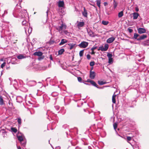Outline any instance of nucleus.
<instances>
[{"label": "nucleus", "mask_w": 149, "mask_h": 149, "mask_svg": "<svg viewBox=\"0 0 149 149\" xmlns=\"http://www.w3.org/2000/svg\"><path fill=\"white\" fill-rule=\"evenodd\" d=\"M147 37V35H143L141 36H140L139 38L137 39V40L140 41V40H143Z\"/></svg>", "instance_id": "13"}, {"label": "nucleus", "mask_w": 149, "mask_h": 149, "mask_svg": "<svg viewBox=\"0 0 149 149\" xmlns=\"http://www.w3.org/2000/svg\"><path fill=\"white\" fill-rule=\"evenodd\" d=\"M20 142L22 146H24L26 145V142L23 140L22 141Z\"/></svg>", "instance_id": "39"}, {"label": "nucleus", "mask_w": 149, "mask_h": 149, "mask_svg": "<svg viewBox=\"0 0 149 149\" xmlns=\"http://www.w3.org/2000/svg\"><path fill=\"white\" fill-rule=\"evenodd\" d=\"M11 130L15 133H16L17 132V130L15 128L12 127L11 128Z\"/></svg>", "instance_id": "41"}, {"label": "nucleus", "mask_w": 149, "mask_h": 149, "mask_svg": "<svg viewBox=\"0 0 149 149\" xmlns=\"http://www.w3.org/2000/svg\"><path fill=\"white\" fill-rule=\"evenodd\" d=\"M91 54H95V52L94 51H92V52L91 53Z\"/></svg>", "instance_id": "59"}, {"label": "nucleus", "mask_w": 149, "mask_h": 149, "mask_svg": "<svg viewBox=\"0 0 149 149\" xmlns=\"http://www.w3.org/2000/svg\"><path fill=\"white\" fill-rule=\"evenodd\" d=\"M132 15H133V19H136L139 16V14L138 13H132Z\"/></svg>", "instance_id": "15"}, {"label": "nucleus", "mask_w": 149, "mask_h": 149, "mask_svg": "<svg viewBox=\"0 0 149 149\" xmlns=\"http://www.w3.org/2000/svg\"><path fill=\"white\" fill-rule=\"evenodd\" d=\"M99 49L101 50L102 51H105V49L104 48V47L103 46L100 47L99 48Z\"/></svg>", "instance_id": "38"}, {"label": "nucleus", "mask_w": 149, "mask_h": 149, "mask_svg": "<svg viewBox=\"0 0 149 149\" xmlns=\"http://www.w3.org/2000/svg\"><path fill=\"white\" fill-rule=\"evenodd\" d=\"M17 121L19 125H20L21 123V119L20 118H18L17 119Z\"/></svg>", "instance_id": "42"}, {"label": "nucleus", "mask_w": 149, "mask_h": 149, "mask_svg": "<svg viewBox=\"0 0 149 149\" xmlns=\"http://www.w3.org/2000/svg\"><path fill=\"white\" fill-rule=\"evenodd\" d=\"M107 56L108 58H112V55L111 54L108 53L107 54Z\"/></svg>", "instance_id": "37"}, {"label": "nucleus", "mask_w": 149, "mask_h": 149, "mask_svg": "<svg viewBox=\"0 0 149 149\" xmlns=\"http://www.w3.org/2000/svg\"><path fill=\"white\" fill-rule=\"evenodd\" d=\"M127 30L130 33H131L133 31V30L132 29L128 28Z\"/></svg>", "instance_id": "50"}, {"label": "nucleus", "mask_w": 149, "mask_h": 149, "mask_svg": "<svg viewBox=\"0 0 149 149\" xmlns=\"http://www.w3.org/2000/svg\"><path fill=\"white\" fill-rule=\"evenodd\" d=\"M23 137H24V135H23V134H22L21 133L20 134H19L17 135V138L18 140L20 142L22 141H23Z\"/></svg>", "instance_id": "5"}, {"label": "nucleus", "mask_w": 149, "mask_h": 149, "mask_svg": "<svg viewBox=\"0 0 149 149\" xmlns=\"http://www.w3.org/2000/svg\"><path fill=\"white\" fill-rule=\"evenodd\" d=\"M0 105H5V103L4 102L3 97L1 96H0Z\"/></svg>", "instance_id": "16"}, {"label": "nucleus", "mask_w": 149, "mask_h": 149, "mask_svg": "<svg viewBox=\"0 0 149 149\" xmlns=\"http://www.w3.org/2000/svg\"><path fill=\"white\" fill-rule=\"evenodd\" d=\"M84 22H79L77 25L78 27H82L84 25Z\"/></svg>", "instance_id": "20"}, {"label": "nucleus", "mask_w": 149, "mask_h": 149, "mask_svg": "<svg viewBox=\"0 0 149 149\" xmlns=\"http://www.w3.org/2000/svg\"><path fill=\"white\" fill-rule=\"evenodd\" d=\"M88 33L90 36L93 37H94L95 36V35L94 34V33L91 30L88 31Z\"/></svg>", "instance_id": "12"}, {"label": "nucleus", "mask_w": 149, "mask_h": 149, "mask_svg": "<svg viewBox=\"0 0 149 149\" xmlns=\"http://www.w3.org/2000/svg\"><path fill=\"white\" fill-rule=\"evenodd\" d=\"M96 76L95 73L91 70L90 71V77L92 79H93L95 78Z\"/></svg>", "instance_id": "6"}, {"label": "nucleus", "mask_w": 149, "mask_h": 149, "mask_svg": "<svg viewBox=\"0 0 149 149\" xmlns=\"http://www.w3.org/2000/svg\"><path fill=\"white\" fill-rule=\"evenodd\" d=\"M97 126L98 129H101L103 126V125L101 123H99L97 124Z\"/></svg>", "instance_id": "26"}, {"label": "nucleus", "mask_w": 149, "mask_h": 149, "mask_svg": "<svg viewBox=\"0 0 149 149\" xmlns=\"http://www.w3.org/2000/svg\"><path fill=\"white\" fill-rule=\"evenodd\" d=\"M63 34L66 35L67 36L69 35V33L68 32V31L66 30H64L63 31Z\"/></svg>", "instance_id": "34"}, {"label": "nucleus", "mask_w": 149, "mask_h": 149, "mask_svg": "<svg viewBox=\"0 0 149 149\" xmlns=\"http://www.w3.org/2000/svg\"><path fill=\"white\" fill-rule=\"evenodd\" d=\"M109 45L107 44H105L104 45V48L105 51H106L108 49Z\"/></svg>", "instance_id": "33"}, {"label": "nucleus", "mask_w": 149, "mask_h": 149, "mask_svg": "<svg viewBox=\"0 0 149 149\" xmlns=\"http://www.w3.org/2000/svg\"><path fill=\"white\" fill-rule=\"evenodd\" d=\"M33 55L34 56H40L42 55V53L40 51L36 52L33 54Z\"/></svg>", "instance_id": "14"}, {"label": "nucleus", "mask_w": 149, "mask_h": 149, "mask_svg": "<svg viewBox=\"0 0 149 149\" xmlns=\"http://www.w3.org/2000/svg\"><path fill=\"white\" fill-rule=\"evenodd\" d=\"M82 14L83 16L85 17H87V13L85 7H84V11L82 12Z\"/></svg>", "instance_id": "11"}, {"label": "nucleus", "mask_w": 149, "mask_h": 149, "mask_svg": "<svg viewBox=\"0 0 149 149\" xmlns=\"http://www.w3.org/2000/svg\"><path fill=\"white\" fill-rule=\"evenodd\" d=\"M8 104L10 106H12L13 105L12 103H11L10 101L9 102Z\"/></svg>", "instance_id": "58"}, {"label": "nucleus", "mask_w": 149, "mask_h": 149, "mask_svg": "<svg viewBox=\"0 0 149 149\" xmlns=\"http://www.w3.org/2000/svg\"><path fill=\"white\" fill-rule=\"evenodd\" d=\"M6 64V63L5 62H4L1 65V68H3L5 66Z\"/></svg>", "instance_id": "49"}, {"label": "nucleus", "mask_w": 149, "mask_h": 149, "mask_svg": "<svg viewBox=\"0 0 149 149\" xmlns=\"http://www.w3.org/2000/svg\"><path fill=\"white\" fill-rule=\"evenodd\" d=\"M64 49H60L58 52V54H62L64 52Z\"/></svg>", "instance_id": "30"}, {"label": "nucleus", "mask_w": 149, "mask_h": 149, "mask_svg": "<svg viewBox=\"0 0 149 149\" xmlns=\"http://www.w3.org/2000/svg\"><path fill=\"white\" fill-rule=\"evenodd\" d=\"M55 149H60V146L56 147L55 148Z\"/></svg>", "instance_id": "60"}, {"label": "nucleus", "mask_w": 149, "mask_h": 149, "mask_svg": "<svg viewBox=\"0 0 149 149\" xmlns=\"http://www.w3.org/2000/svg\"><path fill=\"white\" fill-rule=\"evenodd\" d=\"M21 7L19 5L17 4L16 6L15 9L13 13L14 16L16 17H19L22 18H24L26 15V10H21V11L18 9H20Z\"/></svg>", "instance_id": "1"}, {"label": "nucleus", "mask_w": 149, "mask_h": 149, "mask_svg": "<svg viewBox=\"0 0 149 149\" xmlns=\"http://www.w3.org/2000/svg\"><path fill=\"white\" fill-rule=\"evenodd\" d=\"M49 58L51 60L53 61V58H52V57L51 55H50V56Z\"/></svg>", "instance_id": "56"}, {"label": "nucleus", "mask_w": 149, "mask_h": 149, "mask_svg": "<svg viewBox=\"0 0 149 149\" xmlns=\"http://www.w3.org/2000/svg\"><path fill=\"white\" fill-rule=\"evenodd\" d=\"M8 13V12H7V10H5L4 11V13L3 14H2V17H4V15L6 14H7Z\"/></svg>", "instance_id": "48"}, {"label": "nucleus", "mask_w": 149, "mask_h": 149, "mask_svg": "<svg viewBox=\"0 0 149 149\" xmlns=\"http://www.w3.org/2000/svg\"><path fill=\"white\" fill-rule=\"evenodd\" d=\"M98 84L100 85H102L107 83L106 82L103 81H99L98 82Z\"/></svg>", "instance_id": "29"}, {"label": "nucleus", "mask_w": 149, "mask_h": 149, "mask_svg": "<svg viewBox=\"0 0 149 149\" xmlns=\"http://www.w3.org/2000/svg\"><path fill=\"white\" fill-rule=\"evenodd\" d=\"M118 4V3L115 0H113V8L114 9L116 8Z\"/></svg>", "instance_id": "19"}, {"label": "nucleus", "mask_w": 149, "mask_h": 149, "mask_svg": "<svg viewBox=\"0 0 149 149\" xmlns=\"http://www.w3.org/2000/svg\"><path fill=\"white\" fill-rule=\"evenodd\" d=\"M18 149H21V148L19 146L18 147Z\"/></svg>", "instance_id": "63"}, {"label": "nucleus", "mask_w": 149, "mask_h": 149, "mask_svg": "<svg viewBox=\"0 0 149 149\" xmlns=\"http://www.w3.org/2000/svg\"><path fill=\"white\" fill-rule=\"evenodd\" d=\"M93 81V80H92L90 79H88L87 80V82H88L90 83H91Z\"/></svg>", "instance_id": "51"}, {"label": "nucleus", "mask_w": 149, "mask_h": 149, "mask_svg": "<svg viewBox=\"0 0 149 149\" xmlns=\"http://www.w3.org/2000/svg\"><path fill=\"white\" fill-rule=\"evenodd\" d=\"M36 82L35 81L31 80L27 82V85L30 86H32L36 84Z\"/></svg>", "instance_id": "4"}, {"label": "nucleus", "mask_w": 149, "mask_h": 149, "mask_svg": "<svg viewBox=\"0 0 149 149\" xmlns=\"http://www.w3.org/2000/svg\"><path fill=\"white\" fill-rule=\"evenodd\" d=\"M12 83L13 85H16L17 84V81L16 80H14V81L12 82Z\"/></svg>", "instance_id": "47"}, {"label": "nucleus", "mask_w": 149, "mask_h": 149, "mask_svg": "<svg viewBox=\"0 0 149 149\" xmlns=\"http://www.w3.org/2000/svg\"><path fill=\"white\" fill-rule=\"evenodd\" d=\"M17 58L19 59H22L26 58L25 56L22 54H20L17 56Z\"/></svg>", "instance_id": "23"}, {"label": "nucleus", "mask_w": 149, "mask_h": 149, "mask_svg": "<svg viewBox=\"0 0 149 149\" xmlns=\"http://www.w3.org/2000/svg\"><path fill=\"white\" fill-rule=\"evenodd\" d=\"M123 15V11H122L118 13V16L119 18L121 17Z\"/></svg>", "instance_id": "24"}, {"label": "nucleus", "mask_w": 149, "mask_h": 149, "mask_svg": "<svg viewBox=\"0 0 149 149\" xmlns=\"http://www.w3.org/2000/svg\"><path fill=\"white\" fill-rule=\"evenodd\" d=\"M47 114L48 115V118L50 120L49 118V117H50L51 118H54L53 117V115H54V114L53 113H52V112H50L49 111H47Z\"/></svg>", "instance_id": "8"}, {"label": "nucleus", "mask_w": 149, "mask_h": 149, "mask_svg": "<svg viewBox=\"0 0 149 149\" xmlns=\"http://www.w3.org/2000/svg\"><path fill=\"white\" fill-rule=\"evenodd\" d=\"M22 0H19V2H20V3L22 1Z\"/></svg>", "instance_id": "64"}, {"label": "nucleus", "mask_w": 149, "mask_h": 149, "mask_svg": "<svg viewBox=\"0 0 149 149\" xmlns=\"http://www.w3.org/2000/svg\"><path fill=\"white\" fill-rule=\"evenodd\" d=\"M104 5L105 6H106L108 5V3L107 2H104Z\"/></svg>", "instance_id": "57"}, {"label": "nucleus", "mask_w": 149, "mask_h": 149, "mask_svg": "<svg viewBox=\"0 0 149 149\" xmlns=\"http://www.w3.org/2000/svg\"><path fill=\"white\" fill-rule=\"evenodd\" d=\"M140 36L139 34H137V33H134V35L133 36V37L132 38V39H134L135 40H137V39H138V38H137L139 36Z\"/></svg>", "instance_id": "21"}, {"label": "nucleus", "mask_w": 149, "mask_h": 149, "mask_svg": "<svg viewBox=\"0 0 149 149\" xmlns=\"http://www.w3.org/2000/svg\"><path fill=\"white\" fill-rule=\"evenodd\" d=\"M62 24L60 26H58L56 27V29L60 33H63L62 30L63 29H65L67 28V26L65 23H63L62 22Z\"/></svg>", "instance_id": "2"}, {"label": "nucleus", "mask_w": 149, "mask_h": 149, "mask_svg": "<svg viewBox=\"0 0 149 149\" xmlns=\"http://www.w3.org/2000/svg\"><path fill=\"white\" fill-rule=\"evenodd\" d=\"M115 40V38L114 37L109 38L107 40V42L108 43H111L112 42Z\"/></svg>", "instance_id": "9"}, {"label": "nucleus", "mask_w": 149, "mask_h": 149, "mask_svg": "<svg viewBox=\"0 0 149 149\" xmlns=\"http://www.w3.org/2000/svg\"><path fill=\"white\" fill-rule=\"evenodd\" d=\"M135 10L136 11L138 12L139 10L138 8L137 7H136L135 8Z\"/></svg>", "instance_id": "61"}, {"label": "nucleus", "mask_w": 149, "mask_h": 149, "mask_svg": "<svg viewBox=\"0 0 149 149\" xmlns=\"http://www.w3.org/2000/svg\"><path fill=\"white\" fill-rule=\"evenodd\" d=\"M116 96V95H113L112 97V101L113 103H115L116 101L115 100V97Z\"/></svg>", "instance_id": "28"}, {"label": "nucleus", "mask_w": 149, "mask_h": 149, "mask_svg": "<svg viewBox=\"0 0 149 149\" xmlns=\"http://www.w3.org/2000/svg\"><path fill=\"white\" fill-rule=\"evenodd\" d=\"M91 84L92 85L95 86V87H97V88H100L98 87V85H97V84L95 83V81H93Z\"/></svg>", "instance_id": "27"}, {"label": "nucleus", "mask_w": 149, "mask_h": 149, "mask_svg": "<svg viewBox=\"0 0 149 149\" xmlns=\"http://www.w3.org/2000/svg\"><path fill=\"white\" fill-rule=\"evenodd\" d=\"M69 47V49L71 50L75 46V44L73 43H69L68 44Z\"/></svg>", "instance_id": "22"}, {"label": "nucleus", "mask_w": 149, "mask_h": 149, "mask_svg": "<svg viewBox=\"0 0 149 149\" xmlns=\"http://www.w3.org/2000/svg\"><path fill=\"white\" fill-rule=\"evenodd\" d=\"M84 50H82L80 51L79 55L80 57H81L83 56Z\"/></svg>", "instance_id": "36"}, {"label": "nucleus", "mask_w": 149, "mask_h": 149, "mask_svg": "<svg viewBox=\"0 0 149 149\" xmlns=\"http://www.w3.org/2000/svg\"><path fill=\"white\" fill-rule=\"evenodd\" d=\"M26 23V21H23L22 22V24L23 25H24Z\"/></svg>", "instance_id": "55"}, {"label": "nucleus", "mask_w": 149, "mask_h": 149, "mask_svg": "<svg viewBox=\"0 0 149 149\" xmlns=\"http://www.w3.org/2000/svg\"><path fill=\"white\" fill-rule=\"evenodd\" d=\"M68 42V41L65 39H62L61 40V42L59 43V45H62Z\"/></svg>", "instance_id": "17"}, {"label": "nucleus", "mask_w": 149, "mask_h": 149, "mask_svg": "<svg viewBox=\"0 0 149 149\" xmlns=\"http://www.w3.org/2000/svg\"><path fill=\"white\" fill-rule=\"evenodd\" d=\"M113 126L114 129L115 130V131H116V129L117 127V124L116 123H114L113 124Z\"/></svg>", "instance_id": "40"}, {"label": "nucleus", "mask_w": 149, "mask_h": 149, "mask_svg": "<svg viewBox=\"0 0 149 149\" xmlns=\"http://www.w3.org/2000/svg\"><path fill=\"white\" fill-rule=\"evenodd\" d=\"M56 116L54 114V115H53V117L54 118H53V119H52V118H51V119H52L54 120H55V118L56 117ZM55 119H56V118H55Z\"/></svg>", "instance_id": "53"}, {"label": "nucleus", "mask_w": 149, "mask_h": 149, "mask_svg": "<svg viewBox=\"0 0 149 149\" xmlns=\"http://www.w3.org/2000/svg\"><path fill=\"white\" fill-rule=\"evenodd\" d=\"M58 93L56 92H53L52 94V95L53 97H55L58 95Z\"/></svg>", "instance_id": "32"}, {"label": "nucleus", "mask_w": 149, "mask_h": 149, "mask_svg": "<svg viewBox=\"0 0 149 149\" xmlns=\"http://www.w3.org/2000/svg\"><path fill=\"white\" fill-rule=\"evenodd\" d=\"M87 58L88 59H90L91 58V56L89 54H88L87 55Z\"/></svg>", "instance_id": "52"}, {"label": "nucleus", "mask_w": 149, "mask_h": 149, "mask_svg": "<svg viewBox=\"0 0 149 149\" xmlns=\"http://www.w3.org/2000/svg\"><path fill=\"white\" fill-rule=\"evenodd\" d=\"M78 81L80 82H82V79L80 77H77Z\"/></svg>", "instance_id": "44"}, {"label": "nucleus", "mask_w": 149, "mask_h": 149, "mask_svg": "<svg viewBox=\"0 0 149 149\" xmlns=\"http://www.w3.org/2000/svg\"><path fill=\"white\" fill-rule=\"evenodd\" d=\"M96 4L99 8H100L101 1L100 0H97L96 1Z\"/></svg>", "instance_id": "25"}, {"label": "nucleus", "mask_w": 149, "mask_h": 149, "mask_svg": "<svg viewBox=\"0 0 149 149\" xmlns=\"http://www.w3.org/2000/svg\"><path fill=\"white\" fill-rule=\"evenodd\" d=\"M138 33L139 34H142L145 33L146 32V29L143 28H139L137 29Z\"/></svg>", "instance_id": "7"}, {"label": "nucleus", "mask_w": 149, "mask_h": 149, "mask_svg": "<svg viewBox=\"0 0 149 149\" xmlns=\"http://www.w3.org/2000/svg\"><path fill=\"white\" fill-rule=\"evenodd\" d=\"M95 64V62L94 61H92L90 63V65L91 66H93Z\"/></svg>", "instance_id": "45"}, {"label": "nucleus", "mask_w": 149, "mask_h": 149, "mask_svg": "<svg viewBox=\"0 0 149 149\" xmlns=\"http://www.w3.org/2000/svg\"><path fill=\"white\" fill-rule=\"evenodd\" d=\"M113 62V58H109V63H111Z\"/></svg>", "instance_id": "43"}, {"label": "nucleus", "mask_w": 149, "mask_h": 149, "mask_svg": "<svg viewBox=\"0 0 149 149\" xmlns=\"http://www.w3.org/2000/svg\"><path fill=\"white\" fill-rule=\"evenodd\" d=\"M88 42L84 41L79 44L78 46L80 48H85L88 46Z\"/></svg>", "instance_id": "3"}, {"label": "nucleus", "mask_w": 149, "mask_h": 149, "mask_svg": "<svg viewBox=\"0 0 149 149\" xmlns=\"http://www.w3.org/2000/svg\"><path fill=\"white\" fill-rule=\"evenodd\" d=\"M55 109L57 110V111H58L60 109V107L58 106H56L54 107Z\"/></svg>", "instance_id": "46"}, {"label": "nucleus", "mask_w": 149, "mask_h": 149, "mask_svg": "<svg viewBox=\"0 0 149 149\" xmlns=\"http://www.w3.org/2000/svg\"><path fill=\"white\" fill-rule=\"evenodd\" d=\"M25 29V32L26 33H27V31H28L29 34L31 33L32 31V28L27 26V27H24Z\"/></svg>", "instance_id": "10"}, {"label": "nucleus", "mask_w": 149, "mask_h": 149, "mask_svg": "<svg viewBox=\"0 0 149 149\" xmlns=\"http://www.w3.org/2000/svg\"><path fill=\"white\" fill-rule=\"evenodd\" d=\"M96 49V47H94L91 49V50L92 51H94L95 49Z\"/></svg>", "instance_id": "54"}, {"label": "nucleus", "mask_w": 149, "mask_h": 149, "mask_svg": "<svg viewBox=\"0 0 149 149\" xmlns=\"http://www.w3.org/2000/svg\"><path fill=\"white\" fill-rule=\"evenodd\" d=\"M127 141L131 145V143H130L129 142H128V141H130L131 140L132 137H131L129 136H127Z\"/></svg>", "instance_id": "35"}, {"label": "nucleus", "mask_w": 149, "mask_h": 149, "mask_svg": "<svg viewBox=\"0 0 149 149\" xmlns=\"http://www.w3.org/2000/svg\"><path fill=\"white\" fill-rule=\"evenodd\" d=\"M76 149H82L81 148L79 147H77L76 148Z\"/></svg>", "instance_id": "62"}, {"label": "nucleus", "mask_w": 149, "mask_h": 149, "mask_svg": "<svg viewBox=\"0 0 149 149\" xmlns=\"http://www.w3.org/2000/svg\"><path fill=\"white\" fill-rule=\"evenodd\" d=\"M102 23L104 25H107L109 23V22L107 21L103 20L102 21Z\"/></svg>", "instance_id": "31"}, {"label": "nucleus", "mask_w": 149, "mask_h": 149, "mask_svg": "<svg viewBox=\"0 0 149 149\" xmlns=\"http://www.w3.org/2000/svg\"><path fill=\"white\" fill-rule=\"evenodd\" d=\"M64 5V2L63 1H59L58 2V6L59 7H63Z\"/></svg>", "instance_id": "18"}]
</instances>
